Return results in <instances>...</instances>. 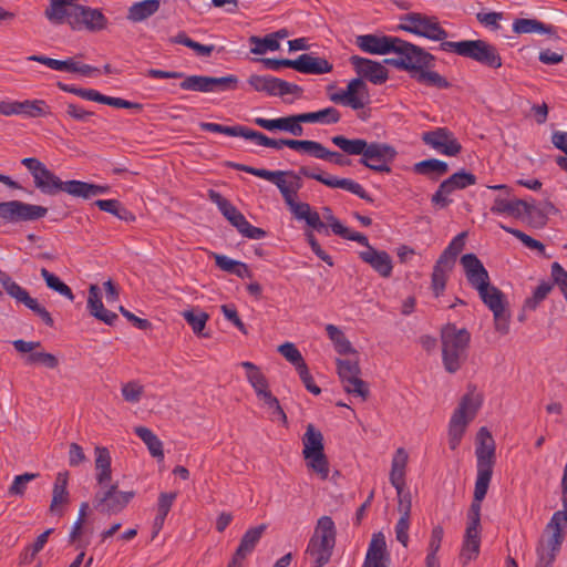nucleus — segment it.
I'll return each instance as SVG.
<instances>
[{
	"mask_svg": "<svg viewBox=\"0 0 567 567\" xmlns=\"http://www.w3.org/2000/svg\"><path fill=\"white\" fill-rule=\"evenodd\" d=\"M229 166L236 171L251 174L275 184L278 187L285 204L297 198L298 192L303 186L301 176L318 181L330 188L348 190L367 202H373L372 197L358 182L350 178H338L337 176L316 173L308 166H301L298 173L293 171H268L238 163H230Z\"/></svg>",
	"mask_w": 567,
	"mask_h": 567,
	"instance_id": "f257e3e1",
	"label": "nucleus"
},
{
	"mask_svg": "<svg viewBox=\"0 0 567 567\" xmlns=\"http://www.w3.org/2000/svg\"><path fill=\"white\" fill-rule=\"evenodd\" d=\"M396 58H389L384 63L402 71H406L420 84L447 89L450 82L440 73L433 71L436 58L423 48L398 37L393 52Z\"/></svg>",
	"mask_w": 567,
	"mask_h": 567,
	"instance_id": "f03ea898",
	"label": "nucleus"
},
{
	"mask_svg": "<svg viewBox=\"0 0 567 567\" xmlns=\"http://www.w3.org/2000/svg\"><path fill=\"white\" fill-rule=\"evenodd\" d=\"M350 63L360 78L352 79L346 90L330 94L329 100L336 104L360 110L370 102L368 86L362 78L373 84H383L389 78V71L381 63L359 55H352Z\"/></svg>",
	"mask_w": 567,
	"mask_h": 567,
	"instance_id": "7ed1b4c3",
	"label": "nucleus"
},
{
	"mask_svg": "<svg viewBox=\"0 0 567 567\" xmlns=\"http://www.w3.org/2000/svg\"><path fill=\"white\" fill-rule=\"evenodd\" d=\"M21 164L32 175L34 187L44 195L55 196L64 192L73 197L90 199L110 190L107 185H95L76 179L63 182L35 157H25Z\"/></svg>",
	"mask_w": 567,
	"mask_h": 567,
	"instance_id": "20e7f679",
	"label": "nucleus"
},
{
	"mask_svg": "<svg viewBox=\"0 0 567 567\" xmlns=\"http://www.w3.org/2000/svg\"><path fill=\"white\" fill-rule=\"evenodd\" d=\"M441 341L444 368L449 373H455L466 360L471 334L465 328L447 323L441 330Z\"/></svg>",
	"mask_w": 567,
	"mask_h": 567,
	"instance_id": "39448f33",
	"label": "nucleus"
},
{
	"mask_svg": "<svg viewBox=\"0 0 567 567\" xmlns=\"http://www.w3.org/2000/svg\"><path fill=\"white\" fill-rule=\"evenodd\" d=\"M334 545L336 525L330 516H322L317 522L306 550L310 567H323L328 564Z\"/></svg>",
	"mask_w": 567,
	"mask_h": 567,
	"instance_id": "423d86ee",
	"label": "nucleus"
},
{
	"mask_svg": "<svg viewBox=\"0 0 567 567\" xmlns=\"http://www.w3.org/2000/svg\"><path fill=\"white\" fill-rule=\"evenodd\" d=\"M440 49L470 58L492 69H499L503 64L498 50L484 40L445 41L441 42Z\"/></svg>",
	"mask_w": 567,
	"mask_h": 567,
	"instance_id": "0eeeda50",
	"label": "nucleus"
},
{
	"mask_svg": "<svg viewBox=\"0 0 567 567\" xmlns=\"http://www.w3.org/2000/svg\"><path fill=\"white\" fill-rule=\"evenodd\" d=\"M481 404V396L473 392L466 393L461 399L449 423V445L451 450H455L460 445L467 425L476 416Z\"/></svg>",
	"mask_w": 567,
	"mask_h": 567,
	"instance_id": "6e6552de",
	"label": "nucleus"
},
{
	"mask_svg": "<svg viewBox=\"0 0 567 567\" xmlns=\"http://www.w3.org/2000/svg\"><path fill=\"white\" fill-rule=\"evenodd\" d=\"M302 455L307 467L321 480H327L329 476V461L324 454L323 435L313 424L307 425L306 433L302 436Z\"/></svg>",
	"mask_w": 567,
	"mask_h": 567,
	"instance_id": "1a4fd4ad",
	"label": "nucleus"
},
{
	"mask_svg": "<svg viewBox=\"0 0 567 567\" xmlns=\"http://www.w3.org/2000/svg\"><path fill=\"white\" fill-rule=\"evenodd\" d=\"M396 30L442 42H445L444 40L449 35L447 31L441 27L436 17L426 16L421 12L402 14Z\"/></svg>",
	"mask_w": 567,
	"mask_h": 567,
	"instance_id": "9d476101",
	"label": "nucleus"
},
{
	"mask_svg": "<svg viewBox=\"0 0 567 567\" xmlns=\"http://www.w3.org/2000/svg\"><path fill=\"white\" fill-rule=\"evenodd\" d=\"M476 481L480 484L489 482L493 475V468L496 463V445L491 432L486 427H481L476 435Z\"/></svg>",
	"mask_w": 567,
	"mask_h": 567,
	"instance_id": "9b49d317",
	"label": "nucleus"
},
{
	"mask_svg": "<svg viewBox=\"0 0 567 567\" xmlns=\"http://www.w3.org/2000/svg\"><path fill=\"white\" fill-rule=\"evenodd\" d=\"M209 199L217 205L223 216L238 230V233L249 239H262L267 233L252 226L246 217L218 192L210 189L208 192Z\"/></svg>",
	"mask_w": 567,
	"mask_h": 567,
	"instance_id": "f8f14e48",
	"label": "nucleus"
},
{
	"mask_svg": "<svg viewBox=\"0 0 567 567\" xmlns=\"http://www.w3.org/2000/svg\"><path fill=\"white\" fill-rule=\"evenodd\" d=\"M48 214V208L21 200L0 203V219L10 224L35 221Z\"/></svg>",
	"mask_w": 567,
	"mask_h": 567,
	"instance_id": "ddd939ff",
	"label": "nucleus"
},
{
	"mask_svg": "<svg viewBox=\"0 0 567 567\" xmlns=\"http://www.w3.org/2000/svg\"><path fill=\"white\" fill-rule=\"evenodd\" d=\"M134 495V492L120 491L117 484L109 483L100 486L94 495L93 504L101 513L117 514L127 506Z\"/></svg>",
	"mask_w": 567,
	"mask_h": 567,
	"instance_id": "4468645a",
	"label": "nucleus"
},
{
	"mask_svg": "<svg viewBox=\"0 0 567 567\" xmlns=\"http://www.w3.org/2000/svg\"><path fill=\"white\" fill-rule=\"evenodd\" d=\"M398 153L395 148L386 143H367L360 164L378 173H390V163L394 161Z\"/></svg>",
	"mask_w": 567,
	"mask_h": 567,
	"instance_id": "2eb2a0df",
	"label": "nucleus"
},
{
	"mask_svg": "<svg viewBox=\"0 0 567 567\" xmlns=\"http://www.w3.org/2000/svg\"><path fill=\"white\" fill-rule=\"evenodd\" d=\"M337 370L343 390L365 401L370 391L368 384L360 378L361 370L358 361L337 359Z\"/></svg>",
	"mask_w": 567,
	"mask_h": 567,
	"instance_id": "dca6fc26",
	"label": "nucleus"
},
{
	"mask_svg": "<svg viewBox=\"0 0 567 567\" xmlns=\"http://www.w3.org/2000/svg\"><path fill=\"white\" fill-rule=\"evenodd\" d=\"M0 284L10 297L14 298L18 302L23 303L27 308L33 311L47 326H53L54 321L50 312L42 307L37 299L30 297L29 292L24 288L18 285L6 271L2 270H0Z\"/></svg>",
	"mask_w": 567,
	"mask_h": 567,
	"instance_id": "f3484780",
	"label": "nucleus"
},
{
	"mask_svg": "<svg viewBox=\"0 0 567 567\" xmlns=\"http://www.w3.org/2000/svg\"><path fill=\"white\" fill-rule=\"evenodd\" d=\"M247 82L254 91L264 92L270 96H285L302 92L299 85L271 75L252 74L248 78Z\"/></svg>",
	"mask_w": 567,
	"mask_h": 567,
	"instance_id": "a211bd4d",
	"label": "nucleus"
},
{
	"mask_svg": "<svg viewBox=\"0 0 567 567\" xmlns=\"http://www.w3.org/2000/svg\"><path fill=\"white\" fill-rule=\"evenodd\" d=\"M71 14L70 27L73 30H87L97 32L106 28L107 19L99 9H93L78 3Z\"/></svg>",
	"mask_w": 567,
	"mask_h": 567,
	"instance_id": "6ab92c4d",
	"label": "nucleus"
},
{
	"mask_svg": "<svg viewBox=\"0 0 567 567\" xmlns=\"http://www.w3.org/2000/svg\"><path fill=\"white\" fill-rule=\"evenodd\" d=\"M422 141L425 145L447 156H455L462 150V145L446 127L424 132L422 134Z\"/></svg>",
	"mask_w": 567,
	"mask_h": 567,
	"instance_id": "aec40b11",
	"label": "nucleus"
},
{
	"mask_svg": "<svg viewBox=\"0 0 567 567\" xmlns=\"http://www.w3.org/2000/svg\"><path fill=\"white\" fill-rule=\"evenodd\" d=\"M460 261L472 288L480 290L489 284L488 271L475 254H465L461 257Z\"/></svg>",
	"mask_w": 567,
	"mask_h": 567,
	"instance_id": "412c9836",
	"label": "nucleus"
},
{
	"mask_svg": "<svg viewBox=\"0 0 567 567\" xmlns=\"http://www.w3.org/2000/svg\"><path fill=\"white\" fill-rule=\"evenodd\" d=\"M254 123L270 132L284 131L298 137L303 135L301 113L272 120L256 117Z\"/></svg>",
	"mask_w": 567,
	"mask_h": 567,
	"instance_id": "4be33fe9",
	"label": "nucleus"
},
{
	"mask_svg": "<svg viewBox=\"0 0 567 567\" xmlns=\"http://www.w3.org/2000/svg\"><path fill=\"white\" fill-rule=\"evenodd\" d=\"M491 212L494 214H508L513 216H520L523 213L528 217L535 216L540 217V223H545V215L533 204H529L523 199L507 200L503 198H496L494 205L491 207Z\"/></svg>",
	"mask_w": 567,
	"mask_h": 567,
	"instance_id": "5701e85b",
	"label": "nucleus"
},
{
	"mask_svg": "<svg viewBox=\"0 0 567 567\" xmlns=\"http://www.w3.org/2000/svg\"><path fill=\"white\" fill-rule=\"evenodd\" d=\"M398 37L362 34L355 38L357 47L369 54L385 55L393 52Z\"/></svg>",
	"mask_w": 567,
	"mask_h": 567,
	"instance_id": "b1692460",
	"label": "nucleus"
},
{
	"mask_svg": "<svg viewBox=\"0 0 567 567\" xmlns=\"http://www.w3.org/2000/svg\"><path fill=\"white\" fill-rule=\"evenodd\" d=\"M12 344L18 352L29 353L25 358V364L40 363L49 369H55L59 365V360L55 355L43 351H34L41 347L39 341H24L22 339H18L14 340Z\"/></svg>",
	"mask_w": 567,
	"mask_h": 567,
	"instance_id": "393cba45",
	"label": "nucleus"
},
{
	"mask_svg": "<svg viewBox=\"0 0 567 567\" xmlns=\"http://www.w3.org/2000/svg\"><path fill=\"white\" fill-rule=\"evenodd\" d=\"M389 554L385 537L382 533L372 535L362 567H388Z\"/></svg>",
	"mask_w": 567,
	"mask_h": 567,
	"instance_id": "a878e982",
	"label": "nucleus"
},
{
	"mask_svg": "<svg viewBox=\"0 0 567 567\" xmlns=\"http://www.w3.org/2000/svg\"><path fill=\"white\" fill-rule=\"evenodd\" d=\"M359 257L362 261L370 265L381 277L388 278L391 276L393 265L386 251L369 247V249L360 251Z\"/></svg>",
	"mask_w": 567,
	"mask_h": 567,
	"instance_id": "bb28decb",
	"label": "nucleus"
},
{
	"mask_svg": "<svg viewBox=\"0 0 567 567\" xmlns=\"http://www.w3.org/2000/svg\"><path fill=\"white\" fill-rule=\"evenodd\" d=\"M50 4L44 10L45 18L53 24L68 23L70 25L71 14L78 7V0H49Z\"/></svg>",
	"mask_w": 567,
	"mask_h": 567,
	"instance_id": "cd10ccee",
	"label": "nucleus"
},
{
	"mask_svg": "<svg viewBox=\"0 0 567 567\" xmlns=\"http://www.w3.org/2000/svg\"><path fill=\"white\" fill-rule=\"evenodd\" d=\"M286 205L296 219L305 220L307 225L315 230L319 233L324 230L328 234L326 224L320 219L319 214L311 209V206L308 203H301L293 199Z\"/></svg>",
	"mask_w": 567,
	"mask_h": 567,
	"instance_id": "c85d7f7f",
	"label": "nucleus"
},
{
	"mask_svg": "<svg viewBox=\"0 0 567 567\" xmlns=\"http://www.w3.org/2000/svg\"><path fill=\"white\" fill-rule=\"evenodd\" d=\"M76 95L84 100L94 101V102L106 104V105H110L113 107L130 109V110H135V111H142V109H143V105L140 103L126 101L121 97L107 96V95L100 93L96 90H93V89H80L79 87Z\"/></svg>",
	"mask_w": 567,
	"mask_h": 567,
	"instance_id": "c756f323",
	"label": "nucleus"
},
{
	"mask_svg": "<svg viewBox=\"0 0 567 567\" xmlns=\"http://www.w3.org/2000/svg\"><path fill=\"white\" fill-rule=\"evenodd\" d=\"M293 70L305 74L319 75L331 72L332 64L323 58L303 53L295 60Z\"/></svg>",
	"mask_w": 567,
	"mask_h": 567,
	"instance_id": "7c9ffc66",
	"label": "nucleus"
},
{
	"mask_svg": "<svg viewBox=\"0 0 567 567\" xmlns=\"http://www.w3.org/2000/svg\"><path fill=\"white\" fill-rule=\"evenodd\" d=\"M87 309L93 317L109 326H113L117 320V315L103 306L101 290L96 285H91L89 288Z\"/></svg>",
	"mask_w": 567,
	"mask_h": 567,
	"instance_id": "2f4dec72",
	"label": "nucleus"
},
{
	"mask_svg": "<svg viewBox=\"0 0 567 567\" xmlns=\"http://www.w3.org/2000/svg\"><path fill=\"white\" fill-rule=\"evenodd\" d=\"M68 472H59L52 491V501L50 504V512L54 515L62 516V506L70 502V494L68 492Z\"/></svg>",
	"mask_w": 567,
	"mask_h": 567,
	"instance_id": "473e14b6",
	"label": "nucleus"
},
{
	"mask_svg": "<svg viewBox=\"0 0 567 567\" xmlns=\"http://www.w3.org/2000/svg\"><path fill=\"white\" fill-rule=\"evenodd\" d=\"M481 547L480 529L467 528L465 529V536L460 554V561L463 566H466L470 561L477 558Z\"/></svg>",
	"mask_w": 567,
	"mask_h": 567,
	"instance_id": "72a5a7b5",
	"label": "nucleus"
},
{
	"mask_svg": "<svg viewBox=\"0 0 567 567\" xmlns=\"http://www.w3.org/2000/svg\"><path fill=\"white\" fill-rule=\"evenodd\" d=\"M94 452L96 482L99 486H104L112 481L111 455L109 450L104 446H96Z\"/></svg>",
	"mask_w": 567,
	"mask_h": 567,
	"instance_id": "f704fd0d",
	"label": "nucleus"
},
{
	"mask_svg": "<svg viewBox=\"0 0 567 567\" xmlns=\"http://www.w3.org/2000/svg\"><path fill=\"white\" fill-rule=\"evenodd\" d=\"M488 486L489 482H485L483 485L480 484V481L475 482L474 498L467 514V528L480 529L481 503L487 494Z\"/></svg>",
	"mask_w": 567,
	"mask_h": 567,
	"instance_id": "c9c22d12",
	"label": "nucleus"
},
{
	"mask_svg": "<svg viewBox=\"0 0 567 567\" xmlns=\"http://www.w3.org/2000/svg\"><path fill=\"white\" fill-rule=\"evenodd\" d=\"M266 528L267 526L265 524H261L256 527L249 528L244 534V536L240 539L239 546L235 551L238 558H246L254 551Z\"/></svg>",
	"mask_w": 567,
	"mask_h": 567,
	"instance_id": "e433bc0d",
	"label": "nucleus"
},
{
	"mask_svg": "<svg viewBox=\"0 0 567 567\" xmlns=\"http://www.w3.org/2000/svg\"><path fill=\"white\" fill-rule=\"evenodd\" d=\"M454 265L443 259L439 258L436 260L431 276V287L435 297H440L444 292L449 275Z\"/></svg>",
	"mask_w": 567,
	"mask_h": 567,
	"instance_id": "4c0bfd02",
	"label": "nucleus"
},
{
	"mask_svg": "<svg viewBox=\"0 0 567 567\" xmlns=\"http://www.w3.org/2000/svg\"><path fill=\"white\" fill-rule=\"evenodd\" d=\"M408 453L404 449L396 450L391 465L390 482L394 488L405 486V467L408 464Z\"/></svg>",
	"mask_w": 567,
	"mask_h": 567,
	"instance_id": "58836bf2",
	"label": "nucleus"
},
{
	"mask_svg": "<svg viewBox=\"0 0 567 567\" xmlns=\"http://www.w3.org/2000/svg\"><path fill=\"white\" fill-rule=\"evenodd\" d=\"M513 32L517 34L546 33L554 34L556 29L551 24H546L536 19L519 18L513 22Z\"/></svg>",
	"mask_w": 567,
	"mask_h": 567,
	"instance_id": "ea45409f",
	"label": "nucleus"
},
{
	"mask_svg": "<svg viewBox=\"0 0 567 567\" xmlns=\"http://www.w3.org/2000/svg\"><path fill=\"white\" fill-rule=\"evenodd\" d=\"M159 6V0H143L135 2L128 8L127 19L132 22H142L156 13Z\"/></svg>",
	"mask_w": 567,
	"mask_h": 567,
	"instance_id": "a19ab883",
	"label": "nucleus"
},
{
	"mask_svg": "<svg viewBox=\"0 0 567 567\" xmlns=\"http://www.w3.org/2000/svg\"><path fill=\"white\" fill-rule=\"evenodd\" d=\"M215 264L221 270L234 274L239 278H249L251 272L245 262L234 260L225 255L213 254Z\"/></svg>",
	"mask_w": 567,
	"mask_h": 567,
	"instance_id": "79ce46f5",
	"label": "nucleus"
},
{
	"mask_svg": "<svg viewBox=\"0 0 567 567\" xmlns=\"http://www.w3.org/2000/svg\"><path fill=\"white\" fill-rule=\"evenodd\" d=\"M301 117L303 123H319L329 125L338 123L341 118V114L336 107L329 106L317 112L301 113Z\"/></svg>",
	"mask_w": 567,
	"mask_h": 567,
	"instance_id": "37998d69",
	"label": "nucleus"
},
{
	"mask_svg": "<svg viewBox=\"0 0 567 567\" xmlns=\"http://www.w3.org/2000/svg\"><path fill=\"white\" fill-rule=\"evenodd\" d=\"M477 292L484 305L491 311H495L497 309L505 307L504 293L497 287L492 286L491 282L487 284L482 289L477 290Z\"/></svg>",
	"mask_w": 567,
	"mask_h": 567,
	"instance_id": "c03bdc74",
	"label": "nucleus"
},
{
	"mask_svg": "<svg viewBox=\"0 0 567 567\" xmlns=\"http://www.w3.org/2000/svg\"><path fill=\"white\" fill-rule=\"evenodd\" d=\"M134 432L145 443L152 456L164 458L163 443L148 427L136 426Z\"/></svg>",
	"mask_w": 567,
	"mask_h": 567,
	"instance_id": "a18cd8bd",
	"label": "nucleus"
},
{
	"mask_svg": "<svg viewBox=\"0 0 567 567\" xmlns=\"http://www.w3.org/2000/svg\"><path fill=\"white\" fill-rule=\"evenodd\" d=\"M20 115L27 117H45L51 115V107L44 100H24L20 101Z\"/></svg>",
	"mask_w": 567,
	"mask_h": 567,
	"instance_id": "49530a36",
	"label": "nucleus"
},
{
	"mask_svg": "<svg viewBox=\"0 0 567 567\" xmlns=\"http://www.w3.org/2000/svg\"><path fill=\"white\" fill-rule=\"evenodd\" d=\"M413 171L420 175L430 176L435 174L436 177H440L449 172V165L443 161L430 158L414 164Z\"/></svg>",
	"mask_w": 567,
	"mask_h": 567,
	"instance_id": "de8ad7c7",
	"label": "nucleus"
},
{
	"mask_svg": "<svg viewBox=\"0 0 567 567\" xmlns=\"http://www.w3.org/2000/svg\"><path fill=\"white\" fill-rule=\"evenodd\" d=\"M331 142L338 146L343 153L348 155H361L367 145V141L363 138H347L343 135H336L331 137Z\"/></svg>",
	"mask_w": 567,
	"mask_h": 567,
	"instance_id": "09e8293b",
	"label": "nucleus"
},
{
	"mask_svg": "<svg viewBox=\"0 0 567 567\" xmlns=\"http://www.w3.org/2000/svg\"><path fill=\"white\" fill-rule=\"evenodd\" d=\"M245 138L252 141L255 144L264 147H270L275 150H281L284 146L289 147V144L291 140L288 138H280V140H274L268 137L261 132L254 131L251 128L246 130Z\"/></svg>",
	"mask_w": 567,
	"mask_h": 567,
	"instance_id": "8fccbe9b",
	"label": "nucleus"
},
{
	"mask_svg": "<svg viewBox=\"0 0 567 567\" xmlns=\"http://www.w3.org/2000/svg\"><path fill=\"white\" fill-rule=\"evenodd\" d=\"M248 41L251 45L250 52L256 55H264L268 51H277L280 48L279 41L270 33L264 38L251 35Z\"/></svg>",
	"mask_w": 567,
	"mask_h": 567,
	"instance_id": "3c124183",
	"label": "nucleus"
},
{
	"mask_svg": "<svg viewBox=\"0 0 567 567\" xmlns=\"http://www.w3.org/2000/svg\"><path fill=\"white\" fill-rule=\"evenodd\" d=\"M240 367L246 369V378L249 384L255 390V393L258 391L265 390L266 388H269L268 381L265 377V374L260 371V369L249 361H243L239 363Z\"/></svg>",
	"mask_w": 567,
	"mask_h": 567,
	"instance_id": "603ef678",
	"label": "nucleus"
},
{
	"mask_svg": "<svg viewBox=\"0 0 567 567\" xmlns=\"http://www.w3.org/2000/svg\"><path fill=\"white\" fill-rule=\"evenodd\" d=\"M326 331L330 340L333 342L334 349L338 353L348 354L355 352L351 342L338 327L334 324H327Z\"/></svg>",
	"mask_w": 567,
	"mask_h": 567,
	"instance_id": "864d4df0",
	"label": "nucleus"
},
{
	"mask_svg": "<svg viewBox=\"0 0 567 567\" xmlns=\"http://www.w3.org/2000/svg\"><path fill=\"white\" fill-rule=\"evenodd\" d=\"M41 277L44 279L47 286L50 289L56 291L58 293L68 298L71 301L74 299V295L71 288L66 284H64L58 276L50 272L48 269L42 268Z\"/></svg>",
	"mask_w": 567,
	"mask_h": 567,
	"instance_id": "5fc2aeb1",
	"label": "nucleus"
},
{
	"mask_svg": "<svg viewBox=\"0 0 567 567\" xmlns=\"http://www.w3.org/2000/svg\"><path fill=\"white\" fill-rule=\"evenodd\" d=\"M186 322L192 327L195 334L207 337L208 334L203 333L205 326L209 319V316L204 311L185 310L182 313Z\"/></svg>",
	"mask_w": 567,
	"mask_h": 567,
	"instance_id": "6e6d98bb",
	"label": "nucleus"
},
{
	"mask_svg": "<svg viewBox=\"0 0 567 567\" xmlns=\"http://www.w3.org/2000/svg\"><path fill=\"white\" fill-rule=\"evenodd\" d=\"M199 127L205 132L219 133L228 136L244 138L247 130V127L243 125L225 126L221 124L210 122H202L199 123Z\"/></svg>",
	"mask_w": 567,
	"mask_h": 567,
	"instance_id": "4d7b16f0",
	"label": "nucleus"
},
{
	"mask_svg": "<svg viewBox=\"0 0 567 567\" xmlns=\"http://www.w3.org/2000/svg\"><path fill=\"white\" fill-rule=\"evenodd\" d=\"M181 89L185 91H194L202 93L212 92L209 86V76L207 75H187L179 84Z\"/></svg>",
	"mask_w": 567,
	"mask_h": 567,
	"instance_id": "13d9d810",
	"label": "nucleus"
},
{
	"mask_svg": "<svg viewBox=\"0 0 567 567\" xmlns=\"http://www.w3.org/2000/svg\"><path fill=\"white\" fill-rule=\"evenodd\" d=\"M466 236V231L460 233L455 236L439 258L455 265L456 257L464 249Z\"/></svg>",
	"mask_w": 567,
	"mask_h": 567,
	"instance_id": "bf43d9fd",
	"label": "nucleus"
},
{
	"mask_svg": "<svg viewBox=\"0 0 567 567\" xmlns=\"http://www.w3.org/2000/svg\"><path fill=\"white\" fill-rule=\"evenodd\" d=\"M52 532V528L47 529L45 532L38 536L35 542L31 546L24 549V551L21 555V564H30L34 559L37 554L43 549Z\"/></svg>",
	"mask_w": 567,
	"mask_h": 567,
	"instance_id": "052dcab7",
	"label": "nucleus"
},
{
	"mask_svg": "<svg viewBox=\"0 0 567 567\" xmlns=\"http://www.w3.org/2000/svg\"><path fill=\"white\" fill-rule=\"evenodd\" d=\"M455 190L456 189L452 187L447 179L443 181L440 184L437 190L432 195V204L440 209L446 208L452 203V199L449 198V195Z\"/></svg>",
	"mask_w": 567,
	"mask_h": 567,
	"instance_id": "680f3d73",
	"label": "nucleus"
},
{
	"mask_svg": "<svg viewBox=\"0 0 567 567\" xmlns=\"http://www.w3.org/2000/svg\"><path fill=\"white\" fill-rule=\"evenodd\" d=\"M278 351L288 362L295 365L296 369L306 363L301 352L291 342H286L279 346Z\"/></svg>",
	"mask_w": 567,
	"mask_h": 567,
	"instance_id": "e2e57ef3",
	"label": "nucleus"
},
{
	"mask_svg": "<svg viewBox=\"0 0 567 567\" xmlns=\"http://www.w3.org/2000/svg\"><path fill=\"white\" fill-rule=\"evenodd\" d=\"M238 82V78L234 74L221 78L209 76L212 92L236 90Z\"/></svg>",
	"mask_w": 567,
	"mask_h": 567,
	"instance_id": "0e129e2a",
	"label": "nucleus"
},
{
	"mask_svg": "<svg viewBox=\"0 0 567 567\" xmlns=\"http://www.w3.org/2000/svg\"><path fill=\"white\" fill-rule=\"evenodd\" d=\"M553 285L549 282H542L539 284L530 298H528L525 301V308L529 310H535L537 306L548 296V293L551 291Z\"/></svg>",
	"mask_w": 567,
	"mask_h": 567,
	"instance_id": "69168bd1",
	"label": "nucleus"
},
{
	"mask_svg": "<svg viewBox=\"0 0 567 567\" xmlns=\"http://www.w3.org/2000/svg\"><path fill=\"white\" fill-rule=\"evenodd\" d=\"M39 477V473H24L17 475L8 489L9 495L22 496L29 482Z\"/></svg>",
	"mask_w": 567,
	"mask_h": 567,
	"instance_id": "338daca9",
	"label": "nucleus"
},
{
	"mask_svg": "<svg viewBox=\"0 0 567 567\" xmlns=\"http://www.w3.org/2000/svg\"><path fill=\"white\" fill-rule=\"evenodd\" d=\"M123 399L128 403H137L140 402L144 388L137 381H130L124 383L121 389Z\"/></svg>",
	"mask_w": 567,
	"mask_h": 567,
	"instance_id": "774afa93",
	"label": "nucleus"
}]
</instances>
